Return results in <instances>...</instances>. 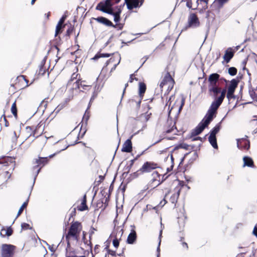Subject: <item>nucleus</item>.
I'll list each match as a JSON object with an SVG mask.
<instances>
[{
	"label": "nucleus",
	"instance_id": "25",
	"mask_svg": "<svg viewBox=\"0 0 257 257\" xmlns=\"http://www.w3.org/2000/svg\"><path fill=\"white\" fill-rule=\"evenodd\" d=\"M226 92H227V91H226V88H224L223 89H222L221 88V90L220 91V93L221 94H220V96L218 97H217V96H213L215 98L213 101H214L221 105V104H222V103L223 101V100L225 97V94H226Z\"/></svg>",
	"mask_w": 257,
	"mask_h": 257
},
{
	"label": "nucleus",
	"instance_id": "21",
	"mask_svg": "<svg viewBox=\"0 0 257 257\" xmlns=\"http://www.w3.org/2000/svg\"><path fill=\"white\" fill-rule=\"evenodd\" d=\"M78 138V135L71 133L67 136L66 142L69 146H73L77 143Z\"/></svg>",
	"mask_w": 257,
	"mask_h": 257
},
{
	"label": "nucleus",
	"instance_id": "41",
	"mask_svg": "<svg viewBox=\"0 0 257 257\" xmlns=\"http://www.w3.org/2000/svg\"><path fill=\"white\" fill-rule=\"evenodd\" d=\"M48 70L47 68L44 65V64H41L39 66L38 71H37V74L39 76H43Z\"/></svg>",
	"mask_w": 257,
	"mask_h": 257
},
{
	"label": "nucleus",
	"instance_id": "10",
	"mask_svg": "<svg viewBox=\"0 0 257 257\" xmlns=\"http://www.w3.org/2000/svg\"><path fill=\"white\" fill-rule=\"evenodd\" d=\"M164 179H161V175L159 173L155 171L151 174V179L147 184V189H154L160 185Z\"/></svg>",
	"mask_w": 257,
	"mask_h": 257
},
{
	"label": "nucleus",
	"instance_id": "34",
	"mask_svg": "<svg viewBox=\"0 0 257 257\" xmlns=\"http://www.w3.org/2000/svg\"><path fill=\"white\" fill-rule=\"evenodd\" d=\"M147 89L146 84L144 82L139 83V97L143 99L144 94Z\"/></svg>",
	"mask_w": 257,
	"mask_h": 257
},
{
	"label": "nucleus",
	"instance_id": "63",
	"mask_svg": "<svg viewBox=\"0 0 257 257\" xmlns=\"http://www.w3.org/2000/svg\"><path fill=\"white\" fill-rule=\"evenodd\" d=\"M10 159V157H4V158H2V159H0V164H5L6 163L7 165Z\"/></svg>",
	"mask_w": 257,
	"mask_h": 257
},
{
	"label": "nucleus",
	"instance_id": "58",
	"mask_svg": "<svg viewBox=\"0 0 257 257\" xmlns=\"http://www.w3.org/2000/svg\"><path fill=\"white\" fill-rule=\"evenodd\" d=\"M190 146L186 144H180L179 145H178V146L176 147V148H180V149H181L182 150H183V149H185V150H189V148H190Z\"/></svg>",
	"mask_w": 257,
	"mask_h": 257
},
{
	"label": "nucleus",
	"instance_id": "12",
	"mask_svg": "<svg viewBox=\"0 0 257 257\" xmlns=\"http://www.w3.org/2000/svg\"><path fill=\"white\" fill-rule=\"evenodd\" d=\"M29 86V80L25 75H20L17 77L16 82L11 84V86L15 87L16 89L21 90Z\"/></svg>",
	"mask_w": 257,
	"mask_h": 257
},
{
	"label": "nucleus",
	"instance_id": "23",
	"mask_svg": "<svg viewBox=\"0 0 257 257\" xmlns=\"http://www.w3.org/2000/svg\"><path fill=\"white\" fill-rule=\"evenodd\" d=\"M229 0H215L212 5V7L215 10L219 11L224 5L228 3Z\"/></svg>",
	"mask_w": 257,
	"mask_h": 257
},
{
	"label": "nucleus",
	"instance_id": "50",
	"mask_svg": "<svg viewBox=\"0 0 257 257\" xmlns=\"http://www.w3.org/2000/svg\"><path fill=\"white\" fill-rule=\"evenodd\" d=\"M249 94L252 99L257 101V93H255L254 89L250 88L249 90Z\"/></svg>",
	"mask_w": 257,
	"mask_h": 257
},
{
	"label": "nucleus",
	"instance_id": "8",
	"mask_svg": "<svg viewBox=\"0 0 257 257\" xmlns=\"http://www.w3.org/2000/svg\"><path fill=\"white\" fill-rule=\"evenodd\" d=\"M220 106V105L212 101L202 120L209 125L213 118L216 117L217 114V110Z\"/></svg>",
	"mask_w": 257,
	"mask_h": 257
},
{
	"label": "nucleus",
	"instance_id": "11",
	"mask_svg": "<svg viewBox=\"0 0 257 257\" xmlns=\"http://www.w3.org/2000/svg\"><path fill=\"white\" fill-rule=\"evenodd\" d=\"M111 0H105V2H100L96 6V9L107 14H112L114 5Z\"/></svg>",
	"mask_w": 257,
	"mask_h": 257
},
{
	"label": "nucleus",
	"instance_id": "60",
	"mask_svg": "<svg viewBox=\"0 0 257 257\" xmlns=\"http://www.w3.org/2000/svg\"><path fill=\"white\" fill-rule=\"evenodd\" d=\"M180 241L181 242L182 247L186 249H188V244L184 241V237H181Z\"/></svg>",
	"mask_w": 257,
	"mask_h": 257
},
{
	"label": "nucleus",
	"instance_id": "2",
	"mask_svg": "<svg viewBox=\"0 0 257 257\" xmlns=\"http://www.w3.org/2000/svg\"><path fill=\"white\" fill-rule=\"evenodd\" d=\"M110 56L111 57L105 62L104 68L107 67L109 64H112L113 67L111 68V71H113L115 69L116 66L119 64L121 60L120 55L118 52L111 54L106 53H102L100 52H99L94 56V57L92 58V59L96 60L100 58L109 57Z\"/></svg>",
	"mask_w": 257,
	"mask_h": 257
},
{
	"label": "nucleus",
	"instance_id": "9",
	"mask_svg": "<svg viewBox=\"0 0 257 257\" xmlns=\"http://www.w3.org/2000/svg\"><path fill=\"white\" fill-rule=\"evenodd\" d=\"M17 249V246L8 243H3L1 245V257H14Z\"/></svg>",
	"mask_w": 257,
	"mask_h": 257
},
{
	"label": "nucleus",
	"instance_id": "54",
	"mask_svg": "<svg viewBox=\"0 0 257 257\" xmlns=\"http://www.w3.org/2000/svg\"><path fill=\"white\" fill-rule=\"evenodd\" d=\"M196 2L197 3V7L198 9H200V10H205L208 8V5H206V6L204 7L205 5L204 4L203 2H198V0Z\"/></svg>",
	"mask_w": 257,
	"mask_h": 257
},
{
	"label": "nucleus",
	"instance_id": "40",
	"mask_svg": "<svg viewBox=\"0 0 257 257\" xmlns=\"http://www.w3.org/2000/svg\"><path fill=\"white\" fill-rule=\"evenodd\" d=\"M121 10L120 9H118L117 11L116 12H114L113 11H112V14H109V15H112L114 17V21L115 23H118L120 20V15L121 13Z\"/></svg>",
	"mask_w": 257,
	"mask_h": 257
},
{
	"label": "nucleus",
	"instance_id": "33",
	"mask_svg": "<svg viewBox=\"0 0 257 257\" xmlns=\"http://www.w3.org/2000/svg\"><path fill=\"white\" fill-rule=\"evenodd\" d=\"M137 233L134 229L131 230V233L128 234L126 242L128 244H133L137 239Z\"/></svg>",
	"mask_w": 257,
	"mask_h": 257
},
{
	"label": "nucleus",
	"instance_id": "7",
	"mask_svg": "<svg viewBox=\"0 0 257 257\" xmlns=\"http://www.w3.org/2000/svg\"><path fill=\"white\" fill-rule=\"evenodd\" d=\"M184 186L183 182H179V184L173 189L169 190L165 193V198L169 197V201L172 203L175 204L178 201L180 196L181 190Z\"/></svg>",
	"mask_w": 257,
	"mask_h": 257
},
{
	"label": "nucleus",
	"instance_id": "20",
	"mask_svg": "<svg viewBox=\"0 0 257 257\" xmlns=\"http://www.w3.org/2000/svg\"><path fill=\"white\" fill-rule=\"evenodd\" d=\"M86 236V232L85 231H83L82 240L85 245V247L90 249V252L92 254V257H94V254L92 252V243L91 242V239L90 238L87 239Z\"/></svg>",
	"mask_w": 257,
	"mask_h": 257
},
{
	"label": "nucleus",
	"instance_id": "15",
	"mask_svg": "<svg viewBox=\"0 0 257 257\" xmlns=\"http://www.w3.org/2000/svg\"><path fill=\"white\" fill-rule=\"evenodd\" d=\"M237 85L238 81L236 79H233L231 80L226 93V97L229 100L234 97V93Z\"/></svg>",
	"mask_w": 257,
	"mask_h": 257
},
{
	"label": "nucleus",
	"instance_id": "26",
	"mask_svg": "<svg viewBox=\"0 0 257 257\" xmlns=\"http://www.w3.org/2000/svg\"><path fill=\"white\" fill-rule=\"evenodd\" d=\"M97 22L101 23L107 27L113 26V24L107 18L103 17H98L96 18H93Z\"/></svg>",
	"mask_w": 257,
	"mask_h": 257
},
{
	"label": "nucleus",
	"instance_id": "24",
	"mask_svg": "<svg viewBox=\"0 0 257 257\" xmlns=\"http://www.w3.org/2000/svg\"><path fill=\"white\" fill-rule=\"evenodd\" d=\"M234 53L235 51L231 48L230 47L227 49L223 56L224 60L226 63H228L230 62L234 56Z\"/></svg>",
	"mask_w": 257,
	"mask_h": 257
},
{
	"label": "nucleus",
	"instance_id": "17",
	"mask_svg": "<svg viewBox=\"0 0 257 257\" xmlns=\"http://www.w3.org/2000/svg\"><path fill=\"white\" fill-rule=\"evenodd\" d=\"M199 25L200 22L197 16L194 13L191 14L188 17V25L186 28H196L199 27Z\"/></svg>",
	"mask_w": 257,
	"mask_h": 257
},
{
	"label": "nucleus",
	"instance_id": "56",
	"mask_svg": "<svg viewBox=\"0 0 257 257\" xmlns=\"http://www.w3.org/2000/svg\"><path fill=\"white\" fill-rule=\"evenodd\" d=\"M146 106L147 107V111L145 113V116L146 120H148L150 117V116L152 115V113L151 112H149L148 110H150L151 107L148 104H147Z\"/></svg>",
	"mask_w": 257,
	"mask_h": 257
},
{
	"label": "nucleus",
	"instance_id": "35",
	"mask_svg": "<svg viewBox=\"0 0 257 257\" xmlns=\"http://www.w3.org/2000/svg\"><path fill=\"white\" fill-rule=\"evenodd\" d=\"M243 166H247L248 167H254V162L252 160V159L248 156H244L243 158Z\"/></svg>",
	"mask_w": 257,
	"mask_h": 257
},
{
	"label": "nucleus",
	"instance_id": "38",
	"mask_svg": "<svg viewBox=\"0 0 257 257\" xmlns=\"http://www.w3.org/2000/svg\"><path fill=\"white\" fill-rule=\"evenodd\" d=\"M80 85L83 90H87L91 88V87L93 85V83L87 82L86 80H82V82H80Z\"/></svg>",
	"mask_w": 257,
	"mask_h": 257
},
{
	"label": "nucleus",
	"instance_id": "51",
	"mask_svg": "<svg viewBox=\"0 0 257 257\" xmlns=\"http://www.w3.org/2000/svg\"><path fill=\"white\" fill-rule=\"evenodd\" d=\"M74 30L75 29L74 26L70 24L69 27L66 31L65 36L69 38L71 34L74 32Z\"/></svg>",
	"mask_w": 257,
	"mask_h": 257
},
{
	"label": "nucleus",
	"instance_id": "3",
	"mask_svg": "<svg viewBox=\"0 0 257 257\" xmlns=\"http://www.w3.org/2000/svg\"><path fill=\"white\" fill-rule=\"evenodd\" d=\"M220 75L214 73L210 74L208 78V92L210 96H216L220 93L221 87L218 85Z\"/></svg>",
	"mask_w": 257,
	"mask_h": 257
},
{
	"label": "nucleus",
	"instance_id": "1",
	"mask_svg": "<svg viewBox=\"0 0 257 257\" xmlns=\"http://www.w3.org/2000/svg\"><path fill=\"white\" fill-rule=\"evenodd\" d=\"M83 226L81 222L76 221L72 222L66 234L65 238L67 246L70 245L71 240L78 241Z\"/></svg>",
	"mask_w": 257,
	"mask_h": 257
},
{
	"label": "nucleus",
	"instance_id": "55",
	"mask_svg": "<svg viewBox=\"0 0 257 257\" xmlns=\"http://www.w3.org/2000/svg\"><path fill=\"white\" fill-rule=\"evenodd\" d=\"M237 70L236 68L234 67H230L228 69V73L231 76H234L237 74Z\"/></svg>",
	"mask_w": 257,
	"mask_h": 257
},
{
	"label": "nucleus",
	"instance_id": "44",
	"mask_svg": "<svg viewBox=\"0 0 257 257\" xmlns=\"http://www.w3.org/2000/svg\"><path fill=\"white\" fill-rule=\"evenodd\" d=\"M220 130V123H218L211 130L210 134L216 136V135L219 132Z\"/></svg>",
	"mask_w": 257,
	"mask_h": 257
},
{
	"label": "nucleus",
	"instance_id": "13",
	"mask_svg": "<svg viewBox=\"0 0 257 257\" xmlns=\"http://www.w3.org/2000/svg\"><path fill=\"white\" fill-rule=\"evenodd\" d=\"M142 100L141 98L135 96L133 98L128 100L127 103V107L131 110L138 111L140 107Z\"/></svg>",
	"mask_w": 257,
	"mask_h": 257
},
{
	"label": "nucleus",
	"instance_id": "16",
	"mask_svg": "<svg viewBox=\"0 0 257 257\" xmlns=\"http://www.w3.org/2000/svg\"><path fill=\"white\" fill-rule=\"evenodd\" d=\"M52 157L53 155H50L48 157H39L38 159H36L35 163L36 165L34 166V169L39 168L38 170V173H39L41 168L48 164L49 159Z\"/></svg>",
	"mask_w": 257,
	"mask_h": 257
},
{
	"label": "nucleus",
	"instance_id": "52",
	"mask_svg": "<svg viewBox=\"0 0 257 257\" xmlns=\"http://www.w3.org/2000/svg\"><path fill=\"white\" fill-rule=\"evenodd\" d=\"M26 131L28 134V136L27 137L28 138L30 137L31 136L33 137V133H34V126H27L26 127Z\"/></svg>",
	"mask_w": 257,
	"mask_h": 257
},
{
	"label": "nucleus",
	"instance_id": "29",
	"mask_svg": "<svg viewBox=\"0 0 257 257\" xmlns=\"http://www.w3.org/2000/svg\"><path fill=\"white\" fill-rule=\"evenodd\" d=\"M13 230L11 226L7 227L6 229L3 227L0 232V236L3 238L6 236L9 237L13 234Z\"/></svg>",
	"mask_w": 257,
	"mask_h": 257
},
{
	"label": "nucleus",
	"instance_id": "32",
	"mask_svg": "<svg viewBox=\"0 0 257 257\" xmlns=\"http://www.w3.org/2000/svg\"><path fill=\"white\" fill-rule=\"evenodd\" d=\"M108 200V198H106L104 199V198H103L102 199H100L98 200H97L96 202V207L98 209H101L102 208V210H104L106 206H107V204H106V202H107Z\"/></svg>",
	"mask_w": 257,
	"mask_h": 257
},
{
	"label": "nucleus",
	"instance_id": "37",
	"mask_svg": "<svg viewBox=\"0 0 257 257\" xmlns=\"http://www.w3.org/2000/svg\"><path fill=\"white\" fill-rule=\"evenodd\" d=\"M208 141L210 144L214 149H218V145L217 143V139L216 136L210 135L208 138Z\"/></svg>",
	"mask_w": 257,
	"mask_h": 257
},
{
	"label": "nucleus",
	"instance_id": "30",
	"mask_svg": "<svg viewBox=\"0 0 257 257\" xmlns=\"http://www.w3.org/2000/svg\"><path fill=\"white\" fill-rule=\"evenodd\" d=\"M123 233V229H120L115 235L114 238L112 240V244L114 247L117 248L119 244V240Z\"/></svg>",
	"mask_w": 257,
	"mask_h": 257
},
{
	"label": "nucleus",
	"instance_id": "42",
	"mask_svg": "<svg viewBox=\"0 0 257 257\" xmlns=\"http://www.w3.org/2000/svg\"><path fill=\"white\" fill-rule=\"evenodd\" d=\"M191 156L190 160V163H192L194 161L196 160L198 158V154L196 151H193L190 152L189 153H186V157L188 156Z\"/></svg>",
	"mask_w": 257,
	"mask_h": 257
},
{
	"label": "nucleus",
	"instance_id": "43",
	"mask_svg": "<svg viewBox=\"0 0 257 257\" xmlns=\"http://www.w3.org/2000/svg\"><path fill=\"white\" fill-rule=\"evenodd\" d=\"M81 75L79 73L77 72H74L71 76L70 79L69 80L67 85H70L71 82L74 80H77L78 78H80Z\"/></svg>",
	"mask_w": 257,
	"mask_h": 257
},
{
	"label": "nucleus",
	"instance_id": "61",
	"mask_svg": "<svg viewBox=\"0 0 257 257\" xmlns=\"http://www.w3.org/2000/svg\"><path fill=\"white\" fill-rule=\"evenodd\" d=\"M22 230H26L28 229H30L32 228L30 227L29 224L27 223H22L21 224Z\"/></svg>",
	"mask_w": 257,
	"mask_h": 257
},
{
	"label": "nucleus",
	"instance_id": "57",
	"mask_svg": "<svg viewBox=\"0 0 257 257\" xmlns=\"http://www.w3.org/2000/svg\"><path fill=\"white\" fill-rule=\"evenodd\" d=\"M66 257H86L85 255L77 256L74 251L67 252Z\"/></svg>",
	"mask_w": 257,
	"mask_h": 257
},
{
	"label": "nucleus",
	"instance_id": "31",
	"mask_svg": "<svg viewBox=\"0 0 257 257\" xmlns=\"http://www.w3.org/2000/svg\"><path fill=\"white\" fill-rule=\"evenodd\" d=\"M86 195L84 194L82 198L81 199V204L77 206V209L80 211L88 210V207L86 204Z\"/></svg>",
	"mask_w": 257,
	"mask_h": 257
},
{
	"label": "nucleus",
	"instance_id": "47",
	"mask_svg": "<svg viewBox=\"0 0 257 257\" xmlns=\"http://www.w3.org/2000/svg\"><path fill=\"white\" fill-rule=\"evenodd\" d=\"M177 102H179L181 103L180 106H179V110H180L182 108L183 106H184V105L185 104V98L184 97H182L181 99H177L175 101V103L172 106L171 109H173V108L175 107L176 104Z\"/></svg>",
	"mask_w": 257,
	"mask_h": 257
},
{
	"label": "nucleus",
	"instance_id": "5",
	"mask_svg": "<svg viewBox=\"0 0 257 257\" xmlns=\"http://www.w3.org/2000/svg\"><path fill=\"white\" fill-rule=\"evenodd\" d=\"M186 157V153L185 154L183 151L180 148L175 147L171 154L172 165L170 167L167 168V172H170L173 170L175 161L179 163V167H180Z\"/></svg>",
	"mask_w": 257,
	"mask_h": 257
},
{
	"label": "nucleus",
	"instance_id": "59",
	"mask_svg": "<svg viewBox=\"0 0 257 257\" xmlns=\"http://www.w3.org/2000/svg\"><path fill=\"white\" fill-rule=\"evenodd\" d=\"M80 82H82V79L79 78L78 79H77L74 83L75 87L74 88L75 89H79L81 87L80 85Z\"/></svg>",
	"mask_w": 257,
	"mask_h": 257
},
{
	"label": "nucleus",
	"instance_id": "36",
	"mask_svg": "<svg viewBox=\"0 0 257 257\" xmlns=\"http://www.w3.org/2000/svg\"><path fill=\"white\" fill-rule=\"evenodd\" d=\"M94 82L92 83H93L94 86V93H96L97 94L101 90V86H100V82H99V78L98 77H95L94 79Z\"/></svg>",
	"mask_w": 257,
	"mask_h": 257
},
{
	"label": "nucleus",
	"instance_id": "53",
	"mask_svg": "<svg viewBox=\"0 0 257 257\" xmlns=\"http://www.w3.org/2000/svg\"><path fill=\"white\" fill-rule=\"evenodd\" d=\"M104 249L107 251V253L105 254V257H106L107 254H110L112 256L116 255V251L115 250L110 249L108 245H107Z\"/></svg>",
	"mask_w": 257,
	"mask_h": 257
},
{
	"label": "nucleus",
	"instance_id": "48",
	"mask_svg": "<svg viewBox=\"0 0 257 257\" xmlns=\"http://www.w3.org/2000/svg\"><path fill=\"white\" fill-rule=\"evenodd\" d=\"M141 155H138L135 158H134V159L131 160L130 161V166L128 167V169L127 170V171L126 172H124L122 174V175H124L125 173L127 174L130 171L131 169L132 168V167H133V166L134 165V163H135V162L138 160V159L140 157V156Z\"/></svg>",
	"mask_w": 257,
	"mask_h": 257
},
{
	"label": "nucleus",
	"instance_id": "14",
	"mask_svg": "<svg viewBox=\"0 0 257 257\" xmlns=\"http://www.w3.org/2000/svg\"><path fill=\"white\" fill-rule=\"evenodd\" d=\"M175 122L172 119H168L164 126V132L167 134H177L178 131L175 126Z\"/></svg>",
	"mask_w": 257,
	"mask_h": 257
},
{
	"label": "nucleus",
	"instance_id": "64",
	"mask_svg": "<svg viewBox=\"0 0 257 257\" xmlns=\"http://www.w3.org/2000/svg\"><path fill=\"white\" fill-rule=\"evenodd\" d=\"M135 80L136 81H138V78H137L135 77V74H132L130 75V79H129L128 82L132 83L134 81V80Z\"/></svg>",
	"mask_w": 257,
	"mask_h": 257
},
{
	"label": "nucleus",
	"instance_id": "19",
	"mask_svg": "<svg viewBox=\"0 0 257 257\" xmlns=\"http://www.w3.org/2000/svg\"><path fill=\"white\" fill-rule=\"evenodd\" d=\"M208 125L204 121L202 120L198 125L192 130L191 132L192 136H197L202 132L204 128Z\"/></svg>",
	"mask_w": 257,
	"mask_h": 257
},
{
	"label": "nucleus",
	"instance_id": "18",
	"mask_svg": "<svg viewBox=\"0 0 257 257\" xmlns=\"http://www.w3.org/2000/svg\"><path fill=\"white\" fill-rule=\"evenodd\" d=\"M237 145L240 150L247 151L250 148V142L247 139L242 138L237 140Z\"/></svg>",
	"mask_w": 257,
	"mask_h": 257
},
{
	"label": "nucleus",
	"instance_id": "22",
	"mask_svg": "<svg viewBox=\"0 0 257 257\" xmlns=\"http://www.w3.org/2000/svg\"><path fill=\"white\" fill-rule=\"evenodd\" d=\"M133 138V136L131 138L127 139L123 144L121 148V151L122 152L130 153L132 151V143L131 139Z\"/></svg>",
	"mask_w": 257,
	"mask_h": 257
},
{
	"label": "nucleus",
	"instance_id": "49",
	"mask_svg": "<svg viewBox=\"0 0 257 257\" xmlns=\"http://www.w3.org/2000/svg\"><path fill=\"white\" fill-rule=\"evenodd\" d=\"M11 112L13 114V115L15 116V117H17L18 116L16 101H15L13 103V104L12 105V107H11Z\"/></svg>",
	"mask_w": 257,
	"mask_h": 257
},
{
	"label": "nucleus",
	"instance_id": "6",
	"mask_svg": "<svg viewBox=\"0 0 257 257\" xmlns=\"http://www.w3.org/2000/svg\"><path fill=\"white\" fill-rule=\"evenodd\" d=\"M162 81L159 85L160 89L161 91H162L164 86L167 85L168 87L167 91L169 93L173 89L175 84V81L169 71V68L168 67L166 68L165 72L162 73Z\"/></svg>",
	"mask_w": 257,
	"mask_h": 257
},
{
	"label": "nucleus",
	"instance_id": "27",
	"mask_svg": "<svg viewBox=\"0 0 257 257\" xmlns=\"http://www.w3.org/2000/svg\"><path fill=\"white\" fill-rule=\"evenodd\" d=\"M40 122L35 128L34 127L33 137L35 138L40 136L44 132V126H42V124Z\"/></svg>",
	"mask_w": 257,
	"mask_h": 257
},
{
	"label": "nucleus",
	"instance_id": "39",
	"mask_svg": "<svg viewBox=\"0 0 257 257\" xmlns=\"http://www.w3.org/2000/svg\"><path fill=\"white\" fill-rule=\"evenodd\" d=\"M89 117H90V111L89 110H88V109H87L85 111V112L83 115L82 119V121H81L82 124H81V128H82V127L83 125H87V121H88V119H89Z\"/></svg>",
	"mask_w": 257,
	"mask_h": 257
},
{
	"label": "nucleus",
	"instance_id": "28",
	"mask_svg": "<svg viewBox=\"0 0 257 257\" xmlns=\"http://www.w3.org/2000/svg\"><path fill=\"white\" fill-rule=\"evenodd\" d=\"M128 10H131L134 8L139 7V0H124Z\"/></svg>",
	"mask_w": 257,
	"mask_h": 257
},
{
	"label": "nucleus",
	"instance_id": "62",
	"mask_svg": "<svg viewBox=\"0 0 257 257\" xmlns=\"http://www.w3.org/2000/svg\"><path fill=\"white\" fill-rule=\"evenodd\" d=\"M115 25L113 24V26H111V27L117 29L118 30H121L123 29L124 24L121 23H116Z\"/></svg>",
	"mask_w": 257,
	"mask_h": 257
},
{
	"label": "nucleus",
	"instance_id": "45",
	"mask_svg": "<svg viewBox=\"0 0 257 257\" xmlns=\"http://www.w3.org/2000/svg\"><path fill=\"white\" fill-rule=\"evenodd\" d=\"M28 200H27L26 202H25L22 204V205L21 206V207H20V208L19 209V210L18 211V214H17L16 219H17L23 213L24 209L27 208V207L28 206Z\"/></svg>",
	"mask_w": 257,
	"mask_h": 257
},
{
	"label": "nucleus",
	"instance_id": "46",
	"mask_svg": "<svg viewBox=\"0 0 257 257\" xmlns=\"http://www.w3.org/2000/svg\"><path fill=\"white\" fill-rule=\"evenodd\" d=\"M65 26L66 25H59V23L57 24L55 31V36H57L59 34L62 33Z\"/></svg>",
	"mask_w": 257,
	"mask_h": 257
},
{
	"label": "nucleus",
	"instance_id": "4",
	"mask_svg": "<svg viewBox=\"0 0 257 257\" xmlns=\"http://www.w3.org/2000/svg\"><path fill=\"white\" fill-rule=\"evenodd\" d=\"M159 168H160L159 164L153 161H147L143 164L140 169L131 174L130 177L132 179H135Z\"/></svg>",
	"mask_w": 257,
	"mask_h": 257
}]
</instances>
